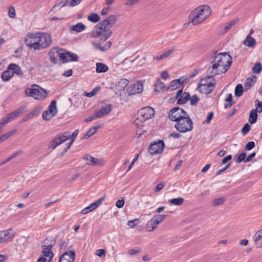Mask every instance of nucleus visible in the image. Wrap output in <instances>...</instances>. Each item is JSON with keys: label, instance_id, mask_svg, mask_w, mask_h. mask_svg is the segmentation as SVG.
<instances>
[{"label": "nucleus", "instance_id": "1", "mask_svg": "<svg viewBox=\"0 0 262 262\" xmlns=\"http://www.w3.org/2000/svg\"><path fill=\"white\" fill-rule=\"evenodd\" d=\"M26 46L34 50H40L49 47L52 42L51 35L42 32H29L25 37Z\"/></svg>", "mask_w": 262, "mask_h": 262}, {"label": "nucleus", "instance_id": "2", "mask_svg": "<svg viewBox=\"0 0 262 262\" xmlns=\"http://www.w3.org/2000/svg\"><path fill=\"white\" fill-rule=\"evenodd\" d=\"M116 21L117 18L115 16H109L94 27L92 31L89 34L90 37L98 38L100 41L104 42L111 36L112 33L111 29Z\"/></svg>", "mask_w": 262, "mask_h": 262}, {"label": "nucleus", "instance_id": "3", "mask_svg": "<svg viewBox=\"0 0 262 262\" xmlns=\"http://www.w3.org/2000/svg\"><path fill=\"white\" fill-rule=\"evenodd\" d=\"M232 58L227 53L216 55L212 61V66L207 70V74L215 76L225 73L231 66Z\"/></svg>", "mask_w": 262, "mask_h": 262}, {"label": "nucleus", "instance_id": "4", "mask_svg": "<svg viewBox=\"0 0 262 262\" xmlns=\"http://www.w3.org/2000/svg\"><path fill=\"white\" fill-rule=\"evenodd\" d=\"M210 8L207 5L200 6L194 9L189 15L192 23L198 25L206 19L211 14Z\"/></svg>", "mask_w": 262, "mask_h": 262}, {"label": "nucleus", "instance_id": "5", "mask_svg": "<svg viewBox=\"0 0 262 262\" xmlns=\"http://www.w3.org/2000/svg\"><path fill=\"white\" fill-rule=\"evenodd\" d=\"M78 134V130L76 129L74 131L72 135L69 132H65L63 134H59L51 142L50 147L54 149L58 145L70 139V141L67 144L68 145L64 149V151L66 152L70 149Z\"/></svg>", "mask_w": 262, "mask_h": 262}, {"label": "nucleus", "instance_id": "6", "mask_svg": "<svg viewBox=\"0 0 262 262\" xmlns=\"http://www.w3.org/2000/svg\"><path fill=\"white\" fill-rule=\"evenodd\" d=\"M25 94L37 100L45 99L48 94L46 90L37 84H32L30 88H27L25 91Z\"/></svg>", "mask_w": 262, "mask_h": 262}, {"label": "nucleus", "instance_id": "7", "mask_svg": "<svg viewBox=\"0 0 262 262\" xmlns=\"http://www.w3.org/2000/svg\"><path fill=\"white\" fill-rule=\"evenodd\" d=\"M214 76L208 74L205 78H202L199 82L198 89L199 91L203 94L207 95L210 94L215 85V83L211 80Z\"/></svg>", "mask_w": 262, "mask_h": 262}, {"label": "nucleus", "instance_id": "8", "mask_svg": "<svg viewBox=\"0 0 262 262\" xmlns=\"http://www.w3.org/2000/svg\"><path fill=\"white\" fill-rule=\"evenodd\" d=\"M174 127L179 132L186 133L192 130L193 128L192 122L187 115L176 123Z\"/></svg>", "mask_w": 262, "mask_h": 262}, {"label": "nucleus", "instance_id": "9", "mask_svg": "<svg viewBox=\"0 0 262 262\" xmlns=\"http://www.w3.org/2000/svg\"><path fill=\"white\" fill-rule=\"evenodd\" d=\"M55 242L54 241H50L46 239L44 241V244L42 246V252L40 256L51 261L54 257V254L51 250Z\"/></svg>", "mask_w": 262, "mask_h": 262}, {"label": "nucleus", "instance_id": "10", "mask_svg": "<svg viewBox=\"0 0 262 262\" xmlns=\"http://www.w3.org/2000/svg\"><path fill=\"white\" fill-rule=\"evenodd\" d=\"M166 217L164 214H158L154 216L146 224V228L148 231L151 232L155 229Z\"/></svg>", "mask_w": 262, "mask_h": 262}, {"label": "nucleus", "instance_id": "11", "mask_svg": "<svg viewBox=\"0 0 262 262\" xmlns=\"http://www.w3.org/2000/svg\"><path fill=\"white\" fill-rule=\"evenodd\" d=\"M188 114L183 109L179 107L172 108L169 113V118L170 120L177 123Z\"/></svg>", "mask_w": 262, "mask_h": 262}, {"label": "nucleus", "instance_id": "12", "mask_svg": "<svg viewBox=\"0 0 262 262\" xmlns=\"http://www.w3.org/2000/svg\"><path fill=\"white\" fill-rule=\"evenodd\" d=\"M64 50L59 48H53L49 52V58L51 62L56 63L58 59L62 61Z\"/></svg>", "mask_w": 262, "mask_h": 262}, {"label": "nucleus", "instance_id": "13", "mask_svg": "<svg viewBox=\"0 0 262 262\" xmlns=\"http://www.w3.org/2000/svg\"><path fill=\"white\" fill-rule=\"evenodd\" d=\"M57 113L56 101L55 100L51 102L48 107V109L42 113V118L45 120H50Z\"/></svg>", "mask_w": 262, "mask_h": 262}, {"label": "nucleus", "instance_id": "14", "mask_svg": "<svg viewBox=\"0 0 262 262\" xmlns=\"http://www.w3.org/2000/svg\"><path fill=\"white\" fill-rule=\"evenodd\" d=\"M83 159L85 161L86 164L93 166H101L105 163V161L103 159L94 158L89 155H84Z\"/></svg>", "mask_w": 262, "mask_h": 262}, {"label": "nucleus", "instance_id": "15", "mask_svg": "<svg viewBox=\"0 0 262 262\" xmlns=\"http://www.w3.org/2000/svg\"><path fill=\"white\" fill-rule=\"evenodd\" d=\"M155 115V110L150 106H146L140 110L138 115L142 117V119L146 121L152 118Z\"/></svg>", "mask_w": 262, "mask_h": 262}, {"label": "nucleus", "instance_id": "16", "mask_svg": "<svg viewBox=\"0 0 262 262\" xmlns=\"http://www.w3.org/2000/svg\"><path fill=\"white\" fill-rule=\"evenodd\" d=\"M143 90V84L141 82L137 81L133 84H130L126 89V92L129 95H135L141 93Z\"/></svg>", "mask_w": 262, "mask_h": 262}, {"label": "nucleus", "instance_id": "17", "mask_svg": "<svg viewBox=\"0 0 262 262\" xmlns=\"http://www.w3.org/2000/svg\"><path fill=\"white\" fill-rule=\"evenodd\" d=\"M164 147V142L160 140L157 142L151 143L148 148V151L151 155L158 154L162 152Z\"/></svg>", "mask_w": 262, "mask_h": 262}, {"label": "nucleus", "instance_id": "18", "mask_svg": "<svg viewBox=\"0 0 262 262\" xmlns=\"http://www.w3.org/2000/svg\"><path fill=\"white\" fill-rule=\"evenodd\" d=\"M105 197L102 196L100 198L99 200L96 201L95 202L91 203L89 206L84 208L81 212V213L83 214H86L96 209L99 205H100L102 202L104 201Z\"/></svg>", "mask_w": 262, "mask_h": 262}, {"label": "nucleus", "instance_id": "19", "mask_svg": "<svg viewBox=\"0 0 262 262\" xmlns=\"http://www.w3.org/2000/svg\"><path fill=\"white\" fill-rule=\"evenodd\" d=\"M14 236V232L11 229L0 232V244L12 239Z\"/></svg>", "mask_w": 262, "mask_h": 262}, {"label": "nucleus", "instance_id": "20", "mask_svg": "<svg viewBox=\"0 0 262 262\" xmlns=\"http://www.w3.org/2000/svg\"><path fill=\"white\" fill-rule=\"evenodd\" d=\"M75 258L74 251H68L64 252L59 259V262H73Z\"/></svg>", "mask_w": 262, "mask_h": 262}, {"label": "nucleus", "instance_id": "21", "mask_svg": "<svg viewBox=\"0 0 262 262\" xmlns=\"http://www.w3.org/2000/svg\"><path fill=\"white\" fill-rule=\"evenodd\" d=\"M175 97L178 100V104H184L189 99L190 95L188 93H182V90H180L177 92Z\"/></svg>", "mask_w": 262, "mask_h": 262}, {"label": "nucleus", "instance_id": "22", "mask_svg": "<svg viewBox=\"0 0 262 262\" xmlns=\"http://www.w3.org/2000/svg\"><path fill=\"white\" fill-rule=\"evenodd\" d=\"M79 59L78 55L73 52H67L64 50L62 61L63 62L77 61Z\"/></svg>", "mask_w": 262, "mask_h": 262}, {"label": "nucleus", "instance_id": "23", "mask_svg": "<svg viewBox=\"0 0 262 262\" xmlns=\"http://www.w3.org/2000/svg\"><path fill=\"white\" fill-rule=\"evenodd\" d=\"M103 42L100 41L96 42L95 41H92L91 43L93 45L94 48L96 49H98L101 51H104L108 50L112 46V42L110 41H107L105 44L102 46L101 44Z\"/></svg>", "mask_w": 262, "mask_h": 262}, {"label": "nucleus", "instance_id": "24", "mask_svg": "<svg viewBox=\"0 0 262 262\" xmlns=\"http://www.w3.org/2000/svg\"><path fill=\"white\" fill-rule=\"evenodd\" d=\"M112 110V105L110 104H108L102 106L99 110L96 111V112L97 114V116L100 118L103 116L108 114L111 112Z\"/></svg>", "mask_w": 262, "mask_h": 262}, {"label": "nucleus", "instance_id": "25", "mask_svg": "<svg viewBox=\"0 0 262 262\" xmlns=\"http://www.w3.org/2000/svg\"><path fill=\"white\" fill-rule=\"evenodd\" d=\"M86 29L85 25L82 23H78L76 25H72L69 28L70 32H75L76 33H80L84 31Z\"/></svg>", "mask_w": 262, "mask_h": 262}, {"label": "nucleus", "instance_id": "26", "mask_svg": "<svg viewBox=\"0 0 262 262\" xmlns=\"http://www.w3.org/2000/svg\"><path fill=\"white\" fill-rule=\"evenodd\" d=\"M176 50L175 48H172L163 52L161 54L155 57V59L159 61L161 59H164L168 58L171 54H172Z\"/></svg>", "mask_w": 262, "mask_h": 262}, {"label": "nucleus", "instance_id": "27", "mask_svg": "<svg viewBox=\"0 0 262 262\" xmlns=\"http://www.w3.org/2000/svg\"><path fill=\"white\" fill-rule=\"evenodd\" d=\"M8 69L13 73V75L14 74L19 75L21 74V70L20 68L15 63H11L8 67Z\"/></svg>", "mask_w": 262, "mask_h": 262}, {"label": "nucleus", "instance_id": "28", "mask_svg": "<svg viewBox=\"0 0 262 262\" xmlns=\"http://www.w3.org/2000/svg\"><path fill=\"white\" fill-rule=\"evenodd\" d=\"M184 80L181 81V79H176L172 81L169 85L167 87V90H174L178 88L183 83Z\"/></svg>", "mask_w": 262, "mask_h": 262}, {"label": "nucleus", "instance_id": "29", "mask_svg": "<svg viewBox=\"0 0 262 262\" xmlns=\"http://www.w3.org/2000/svg\"><path fill=\"white\" fill-rule=\"evenodd\" d=\"M256 43L255 39L252 38L250 34L247 35L245 40L244 41V44L248 47L252 48L254 46Z\"/></svg>", "mask_w": 262, "mask_h": 262}, {"label": "nucleus", "instance_id": "30", "mask_svg": "<svg viewBox=\"0 0 262 262\" xmlns=\"http://www.w3.org/2000/svg\"><path fill=\"white\" fill-rule=\"evenodd\" d=\"M166 89V85L161 81L160 80L158 79L155 84V90L157 92H161Z\"/></svg>", "mask_w": 262, "mask_h": 262}, {"label": "nucleus", "instance_id": "31", "mask_svg": "<svg viewBox=\"0 0 262 262\" xmlns=\"http://www.w3.org/2000/svg\"><path fill=\"white\" fill-rule=\"evenodd\" d=\"M13 73L10 71L8 69L4 71L1 75V78L4 81H8L13 77Z\"/></svg>", "mask_w": 262, "mask_h": 262}, {"label": "nucleus", "instance_id": "32", "mask_svg": "<svg viewBox=\"0 0 262 262\" xmlns=\"http://www.w3.org/2000/svg\"><path fill=\"white\" fill-rule=\"evenodd\" d=\"M257 119V111L253 109L250 113L249 121L251 124H254L256 122Z\"/></svg>", "mask_w": 262, "mask_h": 262}, {"label": "nucleus", "instance_id": "33", "mask_svg": "<svg viewBox=\"0 0 262 262\" xmlns=\"http://www.w3.org/2000/svg\"><path fill=\"white\" fill-rule=\"evenodd\" d=\"M108 70V67L103 63L97 62L96 63V71L97 73H104Z\"/></svg>", "mask_w": 262, "mask_h": 262}, {"label": "nucleus", "instance_id": "34", "mask_svg": "<svg viewBox=\"0 0 262 262\" xmlns=\"http://www.w3.org/2000/svg\"><path fill=\"white\" fill-rule=\"evenodd\" d=\"M128 81L126 79H121L120 80L116 85L118 90L121 91L124 89V88L128 84Z\"/></svg>", "mask_w": 262, "mask_h": 262}, {"label": "nucleus", "instance_id": "35", "mask_svg": "<svg viewBox=\"0 0 262 262\" xmlns=\"http://www.w3.org/2000/svg\"><path fill=\"white\" fill-rule=\"evenodd\" d=\"M142 117L138 115V117L135 119L134 122V125L138 128H141L144 126L145 120L142 119Z\"/></svg>", "mask_w": 262, "mask_h": 262}, {"label": "nucleus", "instance_id": "36", "mask_svg": "<svg viewBox=\"0 0 262 262\" xmlns=\"http://www.w3.org/2000/svg\"><path fill=\"white\" fill-rule=\"evenodd\" d=\"M184 201L183 198L179 197L177 198L172 199L169 200V203L173 205L180 206L182 204Z\"/></svg>", "mask_w": 262, "mask_h": 262}, {"label": "nucleus", "instance_id": "37", "mask_svg": "<svg viewBox=\"0 0 262 262\" xmlns=\"http://www.w3.org/2000/svg\"><path fill=\"white\" fill-rule=\"evenodd\" d=\"M87 18L89 21L94 23H96L98 22L100 19V17L99 15L98 14H97L96 13H92L90 15H89L88 16Z\"/></svg>", "mask_w": 262, "mask_h": 262}, {"label": "nucleus", "instance_id": "38", "mask_svg": "<svg viewBox=\"0 0 262 262\" xmlns=\"http://www.w3.org/2000/svg\"><path fill=\"white\" fill-rule=\"evenodd\" d=\"M243 93V88L242 84H238L235 89V95L237 97H241Z\"/></svg>", "mask_w": 262, "mask_h": 262}, {"label": "nucleus", "instance_id": "39", "mask_svg": "<svg viewBox=\"0 0 262 262\" xmlns=\"http://www.w3.org/2000/svg\"><path fill=\"white\" fill-rule=\"evenodd\" d=\"M253 72L259 74L262 71V64L260 62L256 63L252 68Z\"/></svg>", "mask_w": 262, "mask_h": 262}, {"label": "nucleus", "instance_id": "40", "mask_svg": "<svg viewBox=\"0 0 262 262\" xmlns=\"http://www.w3.org/2000/svg\"><path fill=\"white\" fill-rule=\"evenodd\" d=\"M12 119L10 117V116L8 114H7L6 116H5L4 117H3L1 122H0V124H1V125H2V126L3 127V126L7 124V123L12 121Z\"/></svg>", "mask_w": 262, "mask_h": 262}, {"label": "nucleus", "instance_id": "41", "mask_svg": "<svg viewBox=\"0 0 262 262\" xmlns=\"http://www.w3.org/2000/svg\"><path fill=\"white\" fill-rule=\"evenodd\" d=\"M236 22L237 20H233L228 23L224 28V32H226L228 30H229L233 26H234L235 25Z\"/></svg>", "mask_w": 262, "mask_h": 262}, {"label": "nucleus", "instance_id": "42", "mask_svg": "<svg viewBox=\"0 0 262 262\" xmlns=\"http://www.w3.org/2000/svg\"><path fill=\"white\" fill-rule=\"evenodd\" d=\"M14 133V130L10 131L0 136V142L4 141L11 137Z\"/></svg>", "mask_w": 262, "mask_h": 262}, {"label": "nucleus", "instance_id": "43", "mask_svg": "<svg viewBox=\"0 0 262 262\" xmlns=\"http://www.w3.org/2000/svg\"><path fill=\"white\" fill-rule=\"evenodd\" d=\"M262 238V231L259 230L257 231L253 236V240L255 243L258 242Z\"/></svg>", "mask_w": 262, "mask_h": 262}, {"label": "nucleus", "instance_id": "44", "mask_svg": "<svg viewBox=\"0 0 262 262\" xmlns=\"http://www.w3.org/2000/svg\"><path fill=\"white\" fill-rule=\"evenodd\" d=\"M246 159V153L245 152H244L238 155V158L235 160V161L236 163H240L242 161H244L245 162Z\"/></svg>", "mask_w": 262, "mask_h": 262}, {"label": "nucleus", "instance_id": "45", "mask_svg": "<svg viewBox=\"0 0 262 262\" xmlns=\"http://www.w3.org/2000/svg\"><path fill=\"white\" fill-rule=\"evenodd\" d=\"M225 201V199L224 198H219L213 200L212 204L213 206H217L223 204Z\"/></svg>", "mask_w": 262, "mask_h": 262}, {"label": "nucleus", "instance_id": "46", "mask_svg": "<svg viewBox=\"0 0 262 262\" xmlns=\"http://www.w3.org/2000/svg\"><path fill=\"white\" fill-rule=\"evenodd\" d=\"M22 112V109L19 108L13 112L9 114L10 117H11L12 120H13L16 117L18 116L19 114H20Z\"/></svg>", "mask_w": 262, "mask_h": 262}, {"label": "nucleus", "instance_id": "47", "mask_svg": "<svg viewBox=\"0 0 262 262\" xmlns=\"http://www.w3.org/2000/svg\"><path fill=\"white\" fill-rule=\"evenodd\" d=\"M101 126V124H99V125L94 126L91 127V128H90L89 129V130L88 131V132L89 133V135L92 136L96 133V132L97 130V129H98Z\"/></svg>", "mask_w": 262, "mask_h": 262}, {"label": "nucleus", "instance_id": "48", "mask_svg": "<svg viewBox=\"0 0 262 262\" xmlns=\"http://www.w3.org/2000/svg\"><path fill=\"white\" fill-rule=\"evenodd\" d=\"M139 222V220L136 219L134 220H130L127 222V225L131 228H134L137 225Z\"/></svg>", "mask_w": 262, "mask_h": 262}, {"label": "nucleus", "instance_id": "49", "mask_svg": "<svg viewBox=\"0 0 262 262\" xmlns=\"http://www.w3.org/2000/svg\"><path fill=\"white\" fill-rule=\"evenodd\" d=\"M8 15L11 18H14L15 17V10L14 7H11L9 8Z\"/></svg>", "mask_w": 262, "mask_h": 262}, {"label": "nucleus", "instance_id": "50", "mask_svg": "<svg viewBox=\"0 0 262 262\" xmlns=\"http://www.w3.org/2000/svg\"><path fill=\"white\" fill-rule=\"evenodd\" d=\"M250 129V126L248 123L245 124L242 129V133L245 135L248 133Z\"/></svg>", "mask_w": 262, "mask_h": 262}, {"label": "nucleus", "instance_id": "51", "mask_svg": "<svg viewBox=\"0 0 262 262\" xmlns=\"http://www.w3.org/2000/svg\"><path fill=\"white\" fill-rule=\"evenodd\" d=\"M190 104L191 105H195L199 101V98L195 95H193L191 97H190L189 99Z\"/></svg>", "mask_w": 262, "mask_h": 262}, {"label": "nucleus", "instance_id": "52", "mask_svg": "<svg viewBox=\"0 0 262 262\" xmlns=\"http://www.w3.org/2000/svg\"><path fill=\"white\" fill-rule=\"evenodd\" d=\"M141 0H127L125 3V5L127 6H132L138 4Z\"/></svg>", "mask_w": 262, "mask_h": 262}, {"label": "nucleus", "instance_id": "53", "mask_svg": "<svg viewBox=\"0 0 262 262\" xmlns=\"http://www.w3.org/2000/svg\"><path fill=\"white\" fill-rule=\"evenodd\" d=\"M69 0H63L57 5H55L54 7H63L67 6H69Z\"/></svg>", "mask_w": 262, "mask_h": 262}, {"label": "nucleus", "instance_id": "54", "mask_svg": "<svg viewBox=\"0 0 262 262\" xmlns=\"http://www.w3.org/2000/svg\"><path fill=\"white\" fill-rule=\"evenodd\" d=\"M213 116V113L210 112L208 114L206 120L204 121V123L209 124L210 123L211 120L212 119Z\"/></svg>", "mask_w": 262, "mask_h": 262}, {"label": "nucleus", "instance_id": "55", "mask_svg": "<svg viewBox=\"0 0 262 262\" xmlns=\"http://www.w3.org/2000/svg\"><path fill=\"white\" fill-rule=\"evenodd\" d=\"M82 0H69V6L74 7L78 5Z\"/></svg>", "mask_w": 262, "mask_h": 262}, {"label": "nucleus", "instance_id": "56", "mask_svg": "<svg viewBox=\"0 0 262 262\" xmlns=\"http://www.w3.org/2000/svg\"><path fill=\"white\" fill-rule=\"evenodd\" d=\"M98 89L97 88L94 89L90 92L85 93V96L88 97H92L94 96L98 92Z\"/></svg>", "mask_w": 262, "mask_h": 262}, {"label": "nucleus", "instance_id": "57", "mask_svg": "<svg viewBox=\"0 0 262 262\" xmlns=\"http://www.w3.org/2000/svg\"><path fill=\"white\" fill-rule=\"evenodd\" d=\"M96 255L99 257L105 256L106 252L104 249H98L96 251Z\"/></svg>", "mask_w": 262, "mask_h": 262}, {"label": "nucleus", "instance_id": "58", "mask_svg": "<svg viewBox=\"0 0 262 262\" xmlns=\"http://www.w3.org/2000/svg\"><path fill=\"white\" fill-rule=\"evenodd\" d=\"M256 104V110L259 113L262 112V103L258 100L255 101Z\"/></svg>", "mask_w": 262, "mask_h": 262}, {"label": "nucleus", "instance_id": "59", "mask_svg": "<svg viewBox=\"0 0 262 262\" xmlns=\"http://www.w3.org/2000/svg\"><path fill=\"white\" fill-rule=\"evenodd\" d=\"M255 146V143L253 141H250L247 143L246 145L245 149L247 150H250L253 149Z\"/></svg>", "mask_w": 262, "mask_h": 262}, {"label": "nucleus", "instance_id": "60", "mask_svg": "<svg viewBox=\"0 0 262 262\" xmlns=\"http://www.w3.org/2000/svg\"><path fill=\"white\" fill-rule=\"evenodd\" d=\"M97 118H99L98 116H97V114L96 112H95V113L94 115H93L88 117L86 119H85V122L92 121Z\"/></svg>", "mask_w": 262, "mask_h": 262}, {"label": "nucleus", "instance_id": "61", "mask_svg": "<svg viewBox=\"0 0 262 262\" xmlns=\"http://www.w3.org/2000/svg\"><path fill=\"white\" fill-rule=\"evenodd\" d=\"M164 186H165V183H164L163 182L160 183L156 187L155 189V191L156 192H159V191H160L164 187Z\"/></svg>", "mask_w": 262, "mask_h": 262}, {"label": "nucleus", "instance_id": "62", "mask_svg": "<svg viewBox=\"0 0 262 262\" xmlns=\"http://www.w3.org/2000/svg\"><path fill=\"white\" fill-rule=\"evenodd\" d=\"M230 166V163H229L227 165H226L224 167L220 169L219 171L216 172V175L221 174L224 171H225L227 168H228Z\"/></svg>", "mask_w": 262, "mask_h": 262}, {"label": "nucleus", "instance_id": "63", "mask_svg": "<svg viewBox=\"0 0 262 262\" xmlns=\"http://www.w3.org/2000/svg\"><path fill=\"white\" fill-rule=\"evenodd\" d=\"M253 82V79L250 78H248L246 82L245 88L247 89H249L252 86V83Z\"/></svg>", "mask_w": 262, "mask_h": 262}, {"label": "nucleus", "instance_id": "64", "mask_svg": "<svg viewBox=\"0 0 262 262\" xmlns=\"http://www.w3.org/2000/svg\"><path fill=\"white\" fill-rule=\"evenodd\" d=\"M124 201L123 199H122L118 200L116 202V205L117 207L121 208L124 206Z\"/></svg>", "mask_w": 262, "mask_h": 262}]
</instances>
